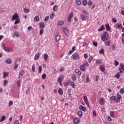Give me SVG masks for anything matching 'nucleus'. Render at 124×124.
Listing matches in <instances>:
<instances>
[{"label": "nucleus", "mask_w": 124, "mask_h": 124, "mask_svg": "<svg viewBox=\"0 0 124 124\" xmlns=\"http://www.w3.org/2000/svg\"><path fill=\"white\" fill-rule=\"evenodd\" d=\"M49 19V16H46L45 18V22H47V21H48V20Z\"/></svg>", "instance_id": "62"}, {"label": "nucleus", "mask_w": 124, "mask_h": 124, "mask_svg": "<svg viewBox=\"0 0 124 124\" xmlns=\"http://www.w3.org/2000/svg\"><path fill=\"white\" fill-rule=\"evenodd\" d=\"M92 4H93V2H92V1H90L87 3L88 5H89V6H91Z\"/></svg>", "instance_id": "61"}, {"label": "nucleus", "mask_w": 124, "mask_h": 124, "mask_svg": "<svg viewBox=\"0 0 124 124\" xmlns=\"http://www.w3.org/2000/svg\"><path fill=\"white\" fill-rule=\"evenodd\" d=\"M72 58L73 60H78L79 59V55L77 53H74L72 56Z\"/></svg>", "instance_id": "6"}, {"label": "nucleus", "mask_w": 124, "mask_h": 124, "mask_svg": "<svg viewBox=\"0 0 124 124\" xmlns=\"http://www.w3.org/2000/svg\"><path fill=\"white\" fill-rule=\"evenodd\" d=\"M120 67H121V69H122V70L124 71V64H120Z\"/></svg>", "instance_id": "51"}, {"label": "nucleus", "mask_w": 124, "mask_h": 124, "mask_svg": "<svg viewBox=\"0 0 124 124\" xmlns=\"http://www.w3.org/2000/svg\"><path fill=\"white\" fill-rule=\"evenodd\" d=\"M31 70L32 72H35V66L34 65H33L31 67Z\"/></svg>", "instance_id": "44"}, {"label": "nucleus", "mask_w": 124, "mask_h": 124, "mask_svg": "<svg viewBox=\"0 0 124 124\" xmlns=\"http://www.w3.org/2000/svg\"><path fill=\"white\" fill-rule=\"evenodd\" d=\"M76 2L77 5H80L81 3H82V2H81V0H76Z\"/></svg>", "instance_id": "34"}, {"label": "nucleus", "mask_w": 124, "mask_h": 124, "mask_svg": "<svg viewBox=\"0 0 124 124\" xmlns=\"http://www.w3.org/2000/svg\"><path fill=\"white\" fill-rule=\"evenodd\" d=\"M58 93L59 94H62V93H63V92H62V88H60L58 90Z\"/></svg>", "instance_id": "37"}, {"label": "nucleus", "mask_w": 124, "mask_h": 124, "mask_svg": "<svg viewBox=\"0 0 124 124\" xmlns=\"http://www.w3.org/2000/svg\"><path fill=\"white\" fill-rule=\"evenodd\" d=\"M117 99H119L120 100V99L121 98H122V95H121V94H120L119 93H117Z\"/></svg>", "instance_id": "47"}, {"label": "nucleus", "mask_w": 124, "mask_h": 124, "mask_svg": "<svg viewBox=\"0 0 124 124\" xmlns=\"http://www.w3.org/2000/svg\"><path fill=\"white\" fill-rule=\"evenodd\" d=\"M111 43H112L111 42V41H106V42H105L106 46H109V45H110V44H111Z\"/></svg>", "instance_id": "31"}, {"label": "nucleus", "mask_w": 124, "mask_h": 124, "mask_svg": "<svg viewBox=\"0 0 124 124\" xmlns=\"http://www.w3.org/2000/svg\"><path fill=\"white\" fill-rule=\"evenodd\" d=\"M78 117H79L80 118H82V117H83V113L82 112V111L79 110L78 112Z\"/></svg>", "instance_id": "21"}, {"label": "nucleus", "mask_w": 124, "mask_h": 124, "mask_svg": "<svg viewBox=\"0 0 124 124\" xmlns=\"http://www.w3.org/2000/svg\"><path fill=\"white\" fill-rule=\"evenodd\" d=\"M23 75H24V70H21L19 73L18 78H21Z\"/></svg>", "instance_id": "23"}, {"label": "nucleus", "mask_w": 124, "mask_h": 124, "mask_svg": "<svg viewBox=\"0 0 124 124\" xmlns=\"http://www.w3.org/2000/svg\"><path fill=\"white\" fill-rule=\"evenodd\" d=\"M70 86H72V87L73 88V89H75V88L76 87V85H74V82L72 81L70 83Z\"/></svg>", "instance_id": "28"}, {"label": "nucleus", "mask_w": 124, "mask_h": 124, "mask_svg": "<svg viewBox=\"0 0 124 124\" xmlns=\"http://www.w3.org/2000/svg\"><path fill=\"white\" fill-rule=\"evenodd\" d=\"M105 28H104V25H102L99 29H98V31H102L104 30Z\"/></svg>", "instance_id": "27"}, {"label": "nucleus", "mask_w": 124, "mask_h": 124, "mask_svg": "<svg viewBox=\"0 0 124 124\" xmlns=\"http://www.w3.org/2000/svg\"><path fill=\"white\" fill-rule=\"evenodd\" d=\"M93 61V56H90L89 58L88 59V62L90 63H91V62Z\"/></svg>", "instance_id": "45"}, {"label": "nucleus", "mask_w": 124, "mask_h": 124, "mask_svg": "<svg viewBox=\"0 0 124 124\" xmlns=\"http://www.w3.org/2000/svg\"><path fill=\"white\" fill-rule=\"evenodd\" d=\"M12 104H13V101H10L9 102V107L11 106V105H12Z\"/></svg>", "instance_id": "58"}, {"label": "nucleus", "mask_w": 124, "mask_h": 124, "mask_svg": "<svg viewBox=\"0 0 124 124\" xmlns=\"http://www.w3.org/2000/svg\"><path fill=\"white\" fill-rule=\"evenodd\" d=\"M42 71V66H39V67H38V73H39V74H40V73H41Z\"/></svg>", "instance_id": "30"}, {"label": "nucleus", "mask_w": 124, "mask_h": 124, "mask_svg": "<svg viewBox=\"0 0 124 124\" xmlns=\"http://www.w3.org/2000/svg\"><path fill=\"white\" fill-rule=\"evenodd\" d=\"M116 29L122 30L123 29V24L122 23H117L116 25Z\"/></svg>", "instance_id": "7"}, {"label": "nucleus", "mask_w": 124, "mask_h": 124, "mask_svg": "<svg viewBox=\"0 0 124 124\" xmlns=\"http://www.w3.org/2000/svg\"><path fill=\"white\" fill-rule=\"evenodd\" d=\"M80 69L81 71H86V67L84 65H81L80 66Z\"/></svg>", "instance_id": "15"}, {"label": "nucleus", "mask_w": 124, "mask_h": 124, "mask_svg": "<svg viewBox=\"0 0 124 124\" xmlns=\"http://www.w3.org/2000/svg\"><path fill=\"white\" fill-rule=\"evenodd\" d=\"M72 79L73 81H76V76H75V75H73L72 76Z\"/></svg>", "instance_id": "41"}, {"label": "nucleus", "mask_w": 124, "mask_h": 124, "mask_svg": "<svg viewBox=\"0 0 124 124\" xmlns=\"http://www.w3.org/2000/svg\"><path fill=\"white\" fill-rule=\"evenodd\" d=\"M112 49L113 51H115V50H116V45H112Z\"/></svg>", "instance_id": "55"}, {"label": "nucleus", "mask_w": 124, "mask_h": 124, "mask_svg": "<svg viewBox=\"0 0 124 124\" xmlns=\"http://www.w3.org/2000/svg\"><path fill=\"white\" fill-rule=\"evenodd\" d=\"M6 63H7L8 64H10L11 62H12V61L11 59H8L5 61Z\"/></svg>", "instance_id": "25"}, {"label": "nucleus", "mask_w": 124, "mask_h": 124, "mask_svg": "<svg viewBox=\"0 0 124 124\" xmlns=\"http://www.w3.org/2000/svg\"><path fill=\"white\" fill-rule=\"evenodd\" d=\"M54 16H55V14H52L50 15V19H53V18H54Z\"/></svg>", "instance_id": "60"}, {"label": "nucleus", "mask_w": 124, "mask_h": 124, "mask_svg": "<svg viewBox=\"0 0 124 124\" xmlns=\"http://www.w3.org/2000/svg\"><path fill=\"white\" fill-rule=\"evenodd\" d=\"M121 14L122 15H123V16H124V10H121Z\"/></svg>", "instance_id": "64"}, {"label": "nucleus", "mask_w": 124, "mask_h": 124, "mask_svg": "<svg viewBox=\"0 0 124 124\" xmlns=\"http://www.w3.org/2000/svg\"><path fill=\"white\" fill-rule=\"evenodd\" d=\"M101 62H102V60L99 59L95 62V63L97 64H100V63H101Z\"/></svg>", "instance_id": "38"}, {"label": "nucleus", "mask_w": 124, "mask_h": 124, "mask_svg": "<svg viewBox=\"0 0 124 124\" xmlns=\"http://www.w3.org/2000/svg\"><path fill=\"white\" fill-rule=\"evenodd\" d=\"M84 59H88V54L87 53H84L83 54Z\"/></svg>", "instance_id": "54"}, {"label": "nucleus", "mask_w": 124, "mask_h": 124, "mask_svg": "<svg viewBox=\"0 0 124 124\" xmlns=\"http://www.w3.org/2000/svg\"><path fill=\"white\" fill-rule=\"evenodd\" d=\"M79 109L80 110H82L84 112H85V111H86V108L84 107L83 106H80Z\"/></svg>", "instance_id": "29"}, {"label": "nucleus", "mask_w": 124, "mask_h": 124, "mask_svg": "<svg viewBox=\"0 0 124 124\" xmlns=\"http://www.w3.org/2000/svg\"><path fill=\"white\" fill-rule=\"evenodd\" d=\"M34 22H38L39 21V17L38 16H36L34 18Z\"/></svg>", "instance_id": "35"}, {"label": "nucleus", "mask_w": 124, "mask_h": 124, "mask_svg": "<svg viewBox=\"0 0 124 124\" xmlns=\"http://www.w3.org/2000/svg\"><path fill=\"white\" fill-rule=\"evenodd\" d=\"M114 112L113 111H111L110 112V117H111L112 118H114V117H115V115L114 114Z\"/></svg>", "instance_id": "36"}, {"label": "nucleus", "mask_w": 124, "mask_h": 124, "mask_svg": "<svg viewBox=\"0 0 124 124\" xmlns=\"http://www.w3.org/2000/svg\"><path fill=\"white\" fill-rule=\"evenodd\" d=\"M93 44L95 46H97V42H93Z\"/></svg>", "instance_id": "57"}, {"label": "nucleus", "mask_w": 124, "mask_h": 124, "mask_svg": "<svg viewBox=\"0 0 124 124\" xmlns=\"http://www.w3.org/2000/svg\"><path fill=\"white\" fill-rule=\"evenodd\" d=\"M14 69H17L18 68V64H16L14 66Z\"/></svg>", "instance_id": "63"}, {"label": "nucleus", "mask_w": 124, "mask_h": 124, "mask_svg": "<svg viewBox=\"0 0 124 124\" xmlns=\"http://www.w3.org/2000/svg\"><path fill=\"white\" fill-rule=\"evenodd\" d=\"M8 76V73L4 72L3 73V79H5Z\"/></svg>", "instance_id": "24"}, {"label": "nucleus", "mask_w": 124, "mask_h": 124, "mask_svg": "<svg viewBox=\"0 0 124 124\" xmlns=\"http://www.w3.org/2000/svg\"><path fill=\"white\" fill-rule=\"evenodd\" d=\"M63 24H64V22H63L62 20L60 21L58 23V26H62V25H63Z\"/></svg>", "instance_id": "33"}, {"label": "nucleus", "mask_w": 124, "mask_h": 124, "mask_svg": "<svg viewBox=\"0 0 124 124\" xmlns=\"http://www.w3.org/2000/svg\"><path fill=\"white\" fill-rule=\"evenodd\" d=\"M80 18L83 21H87V19H88V16L83 14H80Z\"/></svg>", "instance_id": "5"}, {"label": "nucleus", "mask_w": 124, "mask_h": 124, "mask_svg": "<svg viewBox=\"0 0 124 124\" xmlns=\"http://www.w3.org/2000/svg\"><path fill=\"white\" fill-rule=\"evenodd\" d=\"M3 83H4V86H6V84H8V81H7L6 80H3Z\"/></svg>", "instance_id": "53"}, {"label": "nucleus", "mask_w": 124, "mask_h": 124, "mask_svg": "<svg viewBox=\"0 0 124 124\" xmlns=\"http://www.w3.org/2000/svg\"><path fill=\"white\" fill-rule=\"evenodd\" d=\"M14 36H16V37H19V33L16 31H15Z\"/></svg>", "instance_id": "42"}, {"label": "nucleus", "mask_w": 124, "mask_h": 124, "mask_svg": "<svg viewBox=\"0 0 124 124\" xmlns=\"http://www.w3.org/2000/svg\"><path fill=\"white\" fill-rule=\"evenodd\" d=\"M105 27H106V29L107 30V31H110V30H111V28L110 27V25H109V24H106L105 25Z\"/></svg>", "instance_id": "17"}, {"label": "nucleus", "mask_w": 124, "mask_h": 124, "mask_svg": "<svg viewBox=\"0 0 124 124\" xmlns=\"http://www.w3.org/2000/svg\"><path fill=\"white\" fill-rule=\"evenodd\" d=\"M124 93V89L121 88L120 91V93Z\"/></svg>", "instance_id": "52"}, {"label": "nucleus", "mask_w": 124, "mask_h": 124, "mask_svg": "<svg viewBox=\"0 0 124 124\" xmlns=\"http://www.w3.org/2000/svg\"><path fill=\"white\" fill-rule=\"evenodd\" d=\"M69 82V80H68V82L65 83L64 84V87H67L69 86V83H68Z\"/></svg>", "instance_id": "50"}, {"label": "nucleus", "mask_w": 124, "mask_h": 124, "mask_svg": "<svg viewBox=\"0 0 124 124\" xmlns=\"http://www.w3.org/2000/svg\"><path fill=\"white\" fill-rule=\"evenodd\" d=\"M114 62V65H115V66H118V65H119V62H118L117 60H115Z\"/></svg>", "instance_id": "48"}, {"label": "nucleus", "mask_w": 124, "mask_h": 124, "mask_svg": "<svg viewBox=\"0 0 124 124\" xmlns=\"http://www.w3.org/2000/svg\"><path fill=\"white\" fill-rule=\"evenodd\" d=\"M16 20V21H15ZM12 21H15V25H17L18 24H20V16H19V15H18L17 14H14L12 16Z\"/></svg>", "instance_id": "1"}, {"label": "nucleus", "mask_w": 124, "mask_h": 124, "mask_svg": "<svg viewBox=\"0 0 124 124\" xmlns=\"http://www.w3.org/2000/svg\"><path fill=\"white\" fill-rule=\"evenodd\" d=\"M87 0H83L82 1V4L84 5V6H86L87 5Z\"/></svg>", "instance_id": "40"}, {"label": "nucleus", "mask_w": 124, "mask_h": 124, "mask_svg": "<svg viewBox=\"0 0 124 124\" xmlns=\"http://www.w3.org/2000/svg\"><path fill=\"white\" fill-rule=\"evenodd\" d=\"M44 60H45V62H47L48 60V54L45 53L44 54Z\"/></svg>", "instance_id": "22"}, {"label": "nucleus", "mask_w": 124, "mask_h": 124, "mask_svg": "<svg viewBox=\"0 0 124 124\" xmlns=\"http://www.w3.org/2000/svg\"><path fill=\"white\" fill-rule=\"evenodd\" d=\"M100 54H104V49H102L100 51H99Z\"/></svg>", "instance_id": "59"}, {"label": "nucleus", "mask_w": 124, "mask_h": 124, "mask_svg": "<svg viewBox=\"0 0 124 124\" xmlns=\"http://www.w3.org/2000/svg\"><path fill=\"white\" fill-rule=\"evenodd\" d=\"M62 79H63V75L60 76L58 78V83L62 84Z\"/></svg>", "instance_id": "8"}, {"label": "nucleus", "mask_w": 124, "mask_h": 124, "mask_svg": "<svg viewBox=\"0 0 124 124\" xmlns=\"http://www.w3.org/2000/svg\"><path fill=\"white\" fill-rule=\"evenodd\" d=\"M63 32H64L65 34H66V35H68L69 34V31L67 28L63 29Z\"/></svg>", "instance_id": "14"}, {"label": "nucleus", "mask_w": 124, "mask_h": 124, "mask_svg": "<svg viewBox=\"0 0 124 124\" xmlns=\"http://www.w3.org/2000/svg\"><path fill=\"white\" fill-rule=\"evenodd\" d=\"M83 100L85 102L87 107L90 108V103H89V100H88V97L86 95L83 96Z\"/></svg>", "instance_id": "3"}, {"label": "nucleus", "mask_w": 124, "mask_h": 124, "mask_svg": "<svg viewBox=\"0 0 124 124\" xmlns=\"http://www.w3.org/2000/svg\"><path fill=\"white\" fill-rule=\"evenodd\" d=\"M16 83L18 87H20L21 86V83H22V81H21V80H18L17 81Z\"/></svg>", "instance_id": "39"}, {"label": "nucleus", "mask_w": 124, "mask_h": 124, "mask_svg": "<svg viewBox=\"0 0 124 124\" xmlns=\"http://www.w3.org/2000/svg\"><path fill=\"white\" fill-rule=\"evenodd\" d=\"M5 119H6L5 116H2V117L1 118L0 120V123H2V122H3V121H4L5 120Z\"/></svg>", "instance_id": "32"}, {"label": "nucleus", "mask_w": 124, "mask_h": 124, "mask_svg": "<svg viewBox=\"0 0 124 124\" xmlns=\"http://www.w3.org/2000/svg\"><path fill=\"white\" fill-rule=\"evenodd\" d=\"M99 69L102 72H104V71H105V66H104V65H100Z\"/></svg>", "instance_id": "11"}, {"label": "nucleus", "mask_w": 124, "mask_h": 124, "mask_svg": "<svg viewBox=\"0 0 124 124\" xmlns=\"http://www.w3.org/2000/svg\"><path fill=\"white\" fill-rule=\"evenodd\" d=\"M45 27V24L43 22H41L40 23L39 28L41 29H43V28Z\"/></svg>", "instance_id": "20"}, {"label": "nucleus", "mask_w": 124, "mask_h": 124, "mask_svg": "<svg viewBox=\"0 0 124 124\" xmlns=\"http://www.w3.org/2000/svg\"><path fill=\"white\" fill-rule=\"evenodd\" d=\"M24 12H25V13H29V12H30V9L24 8Z\"/></svg>", "instance_id": "46"}, {"label": "nucleus", "mask_w": 124, "mask_h": 124, "mask_svg": "<svg viewBox=\"0 0 124 124\" xmlns=\"http://www.w3.org/2000/svg\"><path fill=\"white\" fill-rule=\"evenodd\" d=\"M111 100H114V101H116L117 102H120V100L116 98L115 96H112L110 97Z\"/></svg>", "instance_id": "9"}, {"label": "nucleus", "mask_w": 124, "mask_h": 124, "mask_svg": "<svg viewBox=\"0 0 124 124\" xmlns=\"http://www.w3.org/2000/svg\"><path fill=\"white\" fill-rule=\"evenodd\" d=\"M75 73H77L79 76L81 75V71H80V70H79V69H75Z\"/></svg>", "instance_id": "18"}, {"label": "nucleus", "mask_w": 124, "mask_h": 124, "mask_svg": "<svg viewBox=\"0 0 124 124\" xmlns=\"http://www.w3.org/2000/svg\"><path fill=\"white\" fill-rule=\"evenodd\" d=\"M55 39L57 42H58V41H60V39H61V35L60 34H57L55 36Z\"/></svg>", "instance_id": "13"}, {"label": "nucleus", "mask_w": 124, "mask_h": 124, "mask_svg": "<svg viewBox=\"0 0 124 124\" xmlns=\"http://www.w3.org/2000/svg\"><path fill=\"white\" fill-rule=\"evenodd\" d=\"M79 122H80V120L78 118H76L74 120V123L75 124H79Z\"/></svg>", "instance_id": "19"}, {"label": "nucleus", "mask_w": 124, "mask_h": 124, "mask_svg": "<svg viewBox=\"0 0 124 124\" xmlns=\"http://www.w3.org/2000/svg\"><path fill=\"white\" fill-rule=\"evenodd\" d=\"M2 48H3V50H4L5 52H7V53H9L10 51H11V47L9 48L8 47L5 46L4 44H3L2 46Z\"/></svg>", "instance_id": "4"}, {"label": "nucleus", "mask_w": 124, "mask_h": 124, "mask_svg": "<svg viewBox=\"0 0 124 124\" xmlns=\"http://www.w3.org/2000/svg\"><path fill=\"white\" fill-rule=\"evenodd\" d=\"M44 32V30L41 29L40 30V32H39L40 35H42V34H43Z\"/></svg>", "instance_id": "43"}, {"label": "nucleus", "mask_w": 124, "mask_h": 124, "mask_svg": "<svg viewBox=\"0 0 124 124\" xmlns=\"http://www.w3.org/2000/svg\"><path fill=\"white\" fill-rule=\"evenodd\" d=\"M83 64H84V65H86V66H89V65H90V64H89V63H88V62H84L83 63Z\"/></svg>", "instance_id": "56"}, {"label": "nucleus", "mask_w": 124, "mask_h": 124, "mask_svg": "<svg viewBox=\"0 0 124 124\" xmlns=\"http://www.w3.org/2000/svg\"><path fill=\"white\" fill-rule=\"evenodd\" d=\"M40 56V54H39V52L37 53L34 56L35 61H37V60H38V59H39Z\"/></svg>", "instance_id": "16"}, {"label": "nucleus", "mask_w": 124, "mask_h": 124, "mask_svg": "<svg viewBox=\"0 0 124 124\" xmlns=\"http://www.w3.org/2000/svg\"><path fill=\"white\" fill-rule=\"evenodd\" d=\"M42 78L43 80L46 78V74H44L42 75Z\"/></svg>", "instance_id": "49"}, {"label": "nucleus", "mask_w": 124, "mask_h": 124, "mask_svg": "<svg viewBox=\"0 0 124 124\" xmlns=\"http://www.w3.org/2000/svg\"><path fill=\"white\" fill-rule=\"evenodd\" d=\"M115 78H116V79H120V78H121V74L120 73V72H118L115 76Z\"/></svg>", "instance_id": "26"}, {"label": "nucleus", "mask_w": 124, "mask_h": 124, "mask_svg": "<svg viewBox=\"0 0 124 124\" xmlns=\"http://www.w3.org/2000/svg\"><path fill=\"white\" fill-rule=\"evenodd\" d=\"M73 17V13H71L69 16L68 17V21L70 22H71V18H72Z\"/></svg>", "instance_id": "12"}, {"label": "nucleus", "mask_w": 124, "mask_h": 124, "mask_svg": "<svg viewBox=\"0 0 124 124\" xmlns=\"http://www.w3.org/2000/svg\"><path fill=\"white\" fill-rule=\"evenodd\" d=\"M101 39L102 41H105V40H108V32H104L103 35L101 36Z\"/></svg>", "instance_id": "2"}, {"label": "nucleus", "mask_w": 124, "mask_h": 124, "mask_svg": "<svg viewBox=\"0 0 124 124\" xmlns=\"http://www.w3.org/2000/svg\"><path fill=\"white\" fill-rule=\"evenodd\" d=\"M105 99H104V98H100V99L99 101V104L100 105H103L105 103Z\"/></svg>", "instance_id": "10"}]
</instances>
